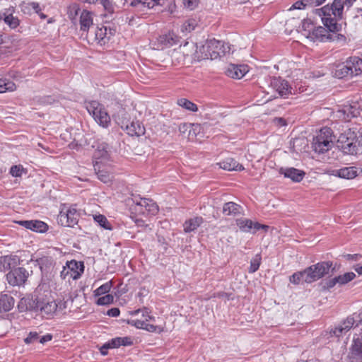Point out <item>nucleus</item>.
<instances>
[{
  "mask_svg": "<svg viewBox=\"0 0 362 362\" xmlns=\"http://www.w3.org/2000/svg\"><path fill=\"white\" fill-rule=\"evenodd\" d=\"M332 9V6L329 4L320 8L324 27L315 28L313 35L319 39L320 42H335L339 46H344L347 43V39L344 35L339 33L342 30V24L338 23Z\"/></svg>",
  "mask_w": 362,
  "mask_h": 362,
  "instance_id": "1",
  "label": "nucleus"
},
{
  "mask_svg": "<svg viewBox=\"0 0 362 362\" xmlns=\"http://www.w3.org/2000/svg\"><path fill=\"white\" fill-rule=\"evenodd\" d=\"M337 146L344 153L356 155L362 150V133L349 129L339 135Z\"/></svg>",
  "mask_w": 362,
  "mask_h": 362,
  "instance_id": "2",
  "label": "nucleus"
},
{
  "mask_svg": "<svg viewBox=\"0 0 362 362\" xmlns=\"http://www.w3.org/2000/svg\"><path fill=\"white\" fill-rule=\"evenodd\" d=\"M306 281H310V284L322 279L329 274V271L333 274L336 272L335 266H333L332 261H322L316 264H312L305 268Z\"/></svg>",
  "mask_w": 362,
  "mask_h": 362,
  "instance_id": "3",
  "label": "nucleus"
},
{
  "mask_svg": "<svg viewBox=\"0 0 362 362\" xmlns=\"http://www.w3.org/2000/svg\"><path fill=\"white\" fill-rule=\"evenodd\" d=\"M332 130L329 127L322 128L317 134L313 137L312 148L318 153H324L329 150L332 146Z\"/></svg>",
  "mask_w": 362,
  "mask_h": 362,
  "instance_id": "4",
  "label": "nucleus"
},
{
  "mask_svg": "<svg viewBox=\"0 0 362 362\" xmlns=\"http://www.w3.org/2000/svg\"><path fill=\"white\" fill-rule=\"evenodd\" d=\"M202 49L204 52V57H209L211 59H215L224 56L230 51L228 45L225 46L223 42L216 39L207 40L205 45L202 47Z\"/></svg>",
  "mask_w": 362,
  "mask_h": 362,
  "instance_id": "5",
  "label": "nucleus"
},
{
  "mask_svg": "<svg viewBox=\"0 0 362 362\" xmlns=\"http://www.w3.org/2000/svg\"><path fill=\"white\" fill-rule=\"evenodd\" d=\"M86 108L100 126L105 128L109 127L111 121L110 117L102 105L97 101H92Z\"/></svg>",
  "mask_w": 362,
  "mask_h": 362,
  "instance_id": "6",
  "label": "nucleus"
},
{
  "mask_svg": "<svg viewBox=\"0 0 362 362\" xmlns=\"http://www.w3.org/2000/svg\"><path fill=\"white\" fill-rule=\"evenodd\" d=\"M355 325L354 320L351 316H348L344 320L341 322L334 327L330 328L322 332V337L328 340L334 337L339 338L343 334L348 332Z\"/></svg>",
  "mask_w": 362,
  "mask_h": 362,
  "instance_id": "7",
  "label": "nucleus"
},
{
  "mask_svg": "<svg viewBox=\"0 0 362 362\" xmlns=\"http://www.w3.org/2000/svg\"><path fill=\"white\" fill-rule=\"evenodd\" d=\"M30 274L22 267H16L6 274L8 283L13 286H23L27 281Z\"/></svg>",
  "mask_w": 362,
  "mask_h": 362,
  "instance_id": "8",
  "label": "nucleus"
},
{
  "mask_svg": "<svg viewBox=\"0 0 362 362\" xmlns=\"http://www.w3.org/2000/svg\"><path fill=\"white\" fill-rule=\"evenodd\" d=\"M35 262L39 265L42 275L48 280H52L59 269V266L51 257H42L36 259Z\"/></svg>",
  "mask_w": 362,
  "mask_h": 362,
  "instance_id": "9",
  "label": "nucleus"
},
{
  "mask_svg": "<svg viewBox=\"0 0 362 362\" xmlns=\"http://www.w3.org/2000/svg\"><path fill=\"white\" fill-rule=\"evenodd\" d=\"M40 297V296L28 294L21 298L17 305L18 312L37 313Z\"/></svg>",
  "mask_w": 362,
  "mask_h": 362,
  "instance_id": "10",
  "label": "nucleus"
},
{
  "mask_svg": "<svg viewBox=\"0 0 362 362\" xmlns=\"http://www.w3.org/2000/svg\"><path fill=\"white\" fill-rule=\"evenodd\" d=\"M57 308L58 305L54 300L40 296L37 313L40 312L42 316H46L47 318L53 317Z\"/></svg>",
  "mask_w": 362,
  "mask_h": 362,
  "instance_id": "11",
  "label": "nucleus"
},
{
  "mask_svg": "<svg viewBox=\"0 0 362 362\" xmlns=\"http://www.w3.org/2000/svg\"><path fill=\"white\" fill-rule=\"evenodd\" d=\"M78 216L76 209L70 208L66 212L60 211L57 223L64 227H74L78 223Z\"/></svg>",
  "mask_w": 362,
  "mask_h": 362,
  "instance_id": "12",
  "label": "nucleus"
},
{
  "mask_svg": "<svg viewBox=\"0 0 362 362\" xmlns=\"http://www.w3.org/2000/svg\"><path fill=\"white\" fill-rule=\"evenodd\" d=\"M115 29L110 27L102 25L97 26L94 30V39L98 44L104 45L109 42L110 38L115 34Z\"/></svg>",
  "mask_w": 362,
  "mask_h": 362,
  "instance_id": "13",
  "label": "nucleus"
},
{
  "mask_svg": "<svg viewBox=\"0 0 362 362\" xmlns=\"http://www.w3.org/2000/svg\"><path fill=\"white\" fill-rule=\"evenodd\" d=\"M271 86L279 94L280 96L288 98L291 94L292 88L288 81L281 77H273L270 82Z\"/></svg>",
  "mask_w": 362,
  "mask_h": 362,
  "instance_id": "14",
  "label": "nucleus"
},
{
  "mask_svg": "<svg viewBox=\"0 0 362 362\" xmlns=\"http://www.w3.org/2000/svg\"><path fill=\"white\" fill-rule=\"evenodd\" d=\"M16 8L9 6L0 11V21L3 20L11 29H16L20 25V20L18 17L13 16Z\"/></svg>",
  "mask_w": 362,
  "mask_h": 362,
  "instance_id": "15",
  "label": "nucleus"
},
{
  "mask_svg": "<svg viewBox=\"0 0 362 362\" xmlns=\"http://www.w3.org/2000/svg\"><path fill=\"white\" fill-rule=\"evenodd\" d=\"M349 357L355 361H362V336L354 337Z\"/></svg>",
  "mask_w": 362,
  "mask_h": 362,
  "instance_id": "16",
  "label": "nucleus"
},
{
  "mask_svg": "<svg viewBox=\"0 0 362 362\" xmlns=\"http://www.w3.org/2000/svg\"><path fill=\"white\" fill-rule=\"evenodd\" d=\"M16 223L27 229L37 233H45L48 230L47 224L40 220L18 221Z\"/></svg>",
  "mask_w": 362,
  "mask_h": 362,
  "instance_id": "17",
  "label": "nucleus"
},
{
  "mask_svg": "<svg viewBox=\"0 0 362 362\" xmlns=\"http://www.w3.org/2000/svg\"><path fill=\"white\" fill-rule=\"evenodd\" d=\"M157 41L158 44V49H163L177 44L180 41V37L173 32H169L167 34L160 35Z\"/></svg>",
  "mask_w": 362,
  "mask_h": 362,
  "instance_id": "18",
  "label": "nucleus"
},
{
  "mask_svg": "<svg viewBox=\"0 0 362 362\" xmlns=\"http://www.w3.org/2000/svg\"><path fill=\"white\" fill-rule=\"evenodd\" d=\"M134 202L141 207L140 212L143 214L147 211L149 214L156 215L158 212V206L152 199L139 198V201L135 199Z\"/></svg>",
  "mask_w": 362,
  "mask_h": 362,
  "instance_id": "19",
  "label": "nucleus"
},
{
  "mask_svg": "<svg viewBox=\"0 0 362 362\" xmlns=\"http://www.w3.org/2000/svg\"><path fill=\"white\" fill-rule=\"evenodd\" d=\"M20 257L17 255H4L0 257V272L11 270L20 264Z\"/></svg>",
  "mask_w": 362,
  "mask_h": 362,
  "instance_id": "20",
  "label": "nucleus"
},
{
  "mask_svg": "<svg viewBox=\"0 0 362 362\" xmlns=\"http://www.w3.org/2000/svg\"><path fill=\"white\" fill-rule=\"evenodd\" d=\"M279 173L295 182H300L305 175V173L303 170L295 168H281Z\"/></svg>",
  "mask_w": 362,
  "mask_h": 362,
  "instance_id": "21",
  "label": "nucleus"
},
{
  "mask_svg": "<svg viewBox=\"0 0 362 362\" xmlns=\"http://www.w3.org/2000/svg\"><path fill=\"white\" fill-rule=\"evenodd\" d=\"M360 114L356 106L345 105L337 111V116L344 122H349L351 118L356 117Z\"/></svg>",
  "mask_w": 362,
  "mask_h": 362,
  "instance_id": "22",
  "label": "nucleus"
},
{
  "mask_svg": "<svg viewBox=\"0 0 362 362\" xmlns=\"http://www.w3.org/2000/svg\"><path fill=\"white\" fill-rule=\"evenodd\" d=\"M248 71V66L245 64H230L226 70V75L230 78L240 79Z\"/></svg>",
  "mask_w": 362,
  "mask_h": 362,
  "instance_id": "23",
  "label": "nucleus"
},
{
  "mask_svg": "<svg viewBox=\"0 0 362 362\" xmlns=\"http://www.w3.org/2000/svg\"><path fill=\"white\" fill-rule=\"evenodd\" d=\"M331 175L344 179H354L358 175V169L354 166L333 170Z\"/></svg>",
  "mask_w": 362,
  "mask_h": 362,
  "instance_id": "24",
  "label": "nucleus"
},
{
  "mask_svg": "<svg viewBox=\"0 0 362 362\" xmlns=\"http://www.w3.org/2000/svg\"><path fill=\"white\" fill-rule=\"evenodd\" d=\"M68 267V270L71 272V277L72 279H78L84 271V264L83 262H78L76 260L68 261L66 264Z\"/></svg>",
  "mask_w": 362,
  "mask_h": 362,
  "instance_id": "25",
  "label": "nucleus"
},
{
  "mask_svg": "<svg viewBox=\"0 0 362 362\" xmlns=\"http://www.w3.org/2000/svg\"><path fill=\"white\" fill-rule=\"evenodd\" d=\"M14 304L15 299L11 295L4 292L0 293V313L10 311Z\"/></svg>",
  "mask_w": 362,
  "mask_h": 362,
  "instance_id": "26",
  "label": "nucleus"
},
{
  "mask_svg": "<svg viewBox=\"0 0 362 362\" xmlns=\"http://www.w3.org/2000/svg\"><path fill=\"white\" fill-rule=\"evenodd\" d=\"M346 64L352 73V77L360 75L362 73V59L358 57H350L346 60Z\"/></svg>",
  "mask_w": 362,
  "mask_h": 362,
  "instance_id": "27",
  "label": "nucleus"
},
{
  "mask_svg": "<svg viewBox=\"0 0 362 362\" xmlns=\"http://www.w3.org/2000/svg\"><path fill=\"white\" fill-rule=\"evenodd\" d=\"M127 134L131 136H141L144 134L145 128L138 120L132 121L124 127Z\"/></svg>",
  "mask_w": 362,
  "mask_h": 362,
  "instance_id": "28",
  "label": "nucleus"
},
{
  "mask_svg": "<svg viewBox=\"0 0 362 362\" xmlns=\"http://www.w3.org/2000/svg\"><path fill=\"white\" fill-rule=\"evenodd\" d=\"M221 168L228 171L236 170L242 171L244 170L243 165L240 164L235 159L232 158H227L223 160L218 163Z\"/></svg>",
  "mask_w": 362,
  "mask_h": 362,
  "instance_id": "29",
  "label": "nucleus"
},
{
  "mask_svg": "<svg viewBox=\"0 0 362 362\" xmlns=\"http://www.w3.org/2000/svg\"><path fill=\"white\" fill-rule=\"evenodd\" d=\"M204 222L202 216H196L186 220L183 224L185 233H191L194 231Z\"/></svg>",
  "mask_w": 362,
  "mask_h": 362,
  "instance_id": "30",
  "label": "nucleus"
},
{
  "mask_svg": "<svg viewBox=\"0 0 362 362\" xmlns=\"http://www.w3.org/2000/svg\"><path fill=\"white\" fill-rule=\"evenodd\" d=\"M93 24L92 13L86 10H83L80 16L81 30L83 32L88 31Z\"/></svg>",
  "mask_w": 362,
  "mask_h": 362,
  "instance_id": "31",
  "label": "nucleus"
},
{
  "mask_svg": "<svg viewBox=\"0 0 362 362\" xmlns=\"http://www.w3.org/2000/svg\"><path fill=\"white\" fill-rule=\"evenodd\" d=\"M110 152V146L105 142L99 143L94 153V157L97 159L103 158L109 159Z\"/></svg>",
  "mask_w": 362,
  "mask_h": 362,
  "instance_id": "32",
  "label": "nucleus"
},
{
  "mask_svg": "<svg viewBox=\"0 0 362 362\" xmlns=\"http://www.w3.org/2000/svg\"><path fill=\"white\" fill-rule=\"evenodd\" d=\"M242 207L239 204L229 202L223 206V213L226 216H237L241 214Z\"/></svg>",
  "mask_w": 362,
  "mask_h": 362,
  "instance_id": "33",
  "label": "nucleus"
},
{
  "mask_svg": "<svg viewBox=\"0 0 362 362\" xmlns=\"http://www.w3.org/2000/svg\"><path fill=\"white\" fill-rule=\"evenodd\" d=\"M348 66V64H346V61L344 62L339 64L337 66L335 71H334V76L339 78H352V73L349 68Z\"/></svg>",
  "mask_w": 362,
  "mask_h": 362,
  "instance_id": "34",
  "label": "nucleus"
},
{
  "mask_svg": "<svg viewBox=\"0 0 362 362\" xmlns=\"http://www.w3.org/2000/svg\"><path fill=\"white\" fill-rule=\"evenodd\" d=\"M306 269L298 271L293 273L289 276V281L294 285H299L300 284H310V281H306Z\"/></svg>",
  "mask_w": 362,
  "mask_h": 362,
  "instance_id": "35",
  "label": "nucleus"
},
{
  "mask_svg": "<svg viewBox=\"0 0 362 362\" xmlns=\"http://www.w3.org/2000/svg\"><path fill=\"white\" fill-rule=\"evenodd\" d=\"M345 5V1L343 0H334L331 4L334 16L337 18V21L342 19L343 10Z\"/></svg>",
  "mask_w": 362,
  "mask_h": 362,
  "instance_id": "36",
  "label": "nucleus"
},
{
  "mask_svg": "<svg viewBox=\"0 0 362 362\" xmlns=\"http://www.w3.org/2000/svg\"><path fill=\"white\" fill-rule=\"evenodd\" d=\"M236 225L239 229L244 233H249L252 230V220L248 218H238L236 219Z\"/></svg>",
  "mask_w": 362,
  "mask_h": 362,
  "instance_id": "37",
  "label": "nucleus"
},
{
  "mask_svg": "<svg viewBox=\"0 0 362 362\" xmlns=\"http://www.w3.org/2000/svg\"><path fill=\"white\" fill-rule=\"evenodd\" d=\"M337 279V284L341 286L345 285L356 278V274L354 272H346L342 275L335 276Z\"/></svg>",
  "mask_w": 362,
  "mask_h": 362,
  "instance_id": "38",
  "label": "nucleus"
},
{
  "mask_svg": "<svg viewBox=\"0 0 362 362\" xmlns=\"http://www.w3.org/2000/svg\"><path fill=\"white\" fill-rule=\"evenodd\" d=\"M130 6L136 8L137 11H144V8L149 7V3L146 0H124Z\"/></svg>",
  "mask_w": 362,
  "mask_h": 362,
  "instance_id": "39",
  "label": "nucleus"
},
{
  "mask_svg": "<svg viewBox=\"0 0 362 362\" xmlns=\"http://www.w3.org/2000/svg\"><path fill=\"white\" fill-rule=\"evenodd\" d=\"M177 103L180 107H182L189 111L197 112L198 110L197 105L195 103L187 100V98H180L177 100Z\"/></svg>",
  "mask_w": 362,
  "mask_h": 362,
  "instance_id": "40",
  "label": "nucleus"
},
{
  "mask_svg": "<svg viewBox=\"0 0 362 362\" xmlns=\"http://www.w3.org/2000/svg\"><path fill=\"white\" fill-rule=\"evenodd\" d=\"M313 23L311 22L310 20L304 19L302 21V29L304 31L308 32V37H310L314 41H319L320 42V40L316 38L313 35V31L315 29V28H313Z\"/></svg>",
  "mask_w": 362,
  "mask_h": 362,
  "instance_id": "41",
  "label": "nucleus"
},
{
  "mask_svg": "<svg viewBox=\"0 0 362 362\" xmlns=\"http://www.w3.org/2000/svg\"><path fill=\"white\" fill-rule=\"evenodd\" d=\"M98 4L103 6V9L109 14L115 13L116 4L113 0H98Z\"/></svg>",
  "mask_w": 362,
  "mask_h": 362,
  "instance_id": "42",
  "label": "nucleus"
},
{
  "mask_svg": "<svg viewBox=\"0 0 362 362\" xmlns=\"http://www.w3.org/2000/svg\"><path fill=\"white\" fill-rule=\"evenodd\" d=\"M112 286V281H107L105 284L99 286L97 289L94 291L95 296H100L103 294L107 293Z\"/></svg>",
  "mask_w": 362,
  "mask_h": 362,
  "instance_id": "43",
  "label": "nucleus"
},
{
  "mask_svg": "<svg viewBox=\"0 0 362 362\" xmlns=\"http://www.w3.org/2000/svg\"><path fill=\"white\" fill-rule=\"evenodd\" d=\"M262 257L260 254H257L250 261V266L249 267V273H255L257 272L260 266Z\"/></svg>",
  "mask_w": 362,
  "mask_h": 362,
  "instance_id": "44",
  "label": "nucleus"
},
{
  "mask_svg": "<svg viewBox=\"0 0 362 362\" xmlns=\"http://www.w3.org/2000/svg\"><path fill=\"white\" fill-rule=\"evenodd\" d=\"M16 89V85L12 81H6V79L0 78V93L6 91H13Z\"/></svg>",
  "mask_w": 362,
  "mask_h": 362,
  "instance_id": "45",
  "label": "nucleus"
},
{
  "mask_svg": "<svg viewBox=\"0 0 362 362\" xmlns=\"http://www.w3.org/2000/svg\"><path fill=\"white\" fill-rule=\"evenodd\" d=\"M94 220L99 224L102 228L107 230H112L111 224L107 221V218L104 215H95Z\"/></svg>",
  "mask_w": 362,
  "mask_h": 362,
  "instance_id": "46",
  "label": "nucleus"
},
{
  "mask_svg": "<svg viewBox=\"0 0 362 362\" xmlns=\"http://www.w3.org/2000/svg\"><path fill=\"white\" fill-rule=\"evenodd\" d=\"M79 11L80 8L77 4H72L67 8V15L71 21L76 19Z\"/></svg>",
  "mask_w": 362,
  "mask_h": 362,
  "instance_id": "47",
  "label": "nucleus"
},
{
  "mask_svg": "<svg viewBox=\"0 0 362 362\" xmlns=\"http://www.w3.org/2000/svg\"><path fill=\"white\" fill-rule=\"evenodd\" d=\"M96 174L98 178L104 183H108L112 180V176L106 170H98Z\"/></svg>",
  "mask_w": 362,
  "mask_h": 362,
  "instance_id": "48",
  "label": "nucleus"
},
{
  "mask_svg": "<svg viewBox=\"0 0 362 362\" xmlns=\"http://www.w3.org/2000/svg\"><path fill=\"white\" fill-rule=\"evenodd\" d=\"M337 284L335 277L322 281L320 283L322 291H330Z\"/></svg>",
  "mask_w": 362,
  "mask_h": 362,
  "instance_id": "49",
  "label": "nucleus"
},
{
  "mask_svg": "<svg viewBox=\"0 0 362 362\" xmlns=\"http://www.w3.org/2000/svg\"><path fill=\"white\" fill-rule=\"evenodd\" d=\"M114 296L112 294H106L100 297L96 300V304L98 305H106L113 303Z\"/></svg>",
  "mask_w": 362,
  "mask_h": 362,
  "instance_id": "50",
  "label": "nucleus"
},
{
  "mask_svg": "<svg viewBox=\"0 0 362 362\" xmlns=\"http://www.w3.org/2000/svg\"><path fill=\"white\" fill-rule=\"evenodd\" d=\"M40 338L39 334L37 332H30L27 337L24 339V342L26 344H33L38 341Z\"/></svg>",
  "mask_w": 362,
  "mask_h": 362,
  "instance_id": "51",
  "label": "nucleus"
},
{
  "mask_svg": "<svg viewBox=\"0 0 362 362\" xmlns=\"http://www.w3.org/2000/svg\"><path fill=\"white\" fill-rule=\"evenodd\" d=\"M23 172H24V168L21 165H13L10 169V174L13 177H21Z\"/></svg>",
  "mask_w": 362,
  "mask_h": 362,
  "instance_id": "52",
  "label": "nucleus"
},
{
  "mask_svg": "<svg viewBox=\"0 0 362 362\" xmlns=\"http://www.w3.org/2000/svg\"><path fill=\"white\" fill-rule=\"evenodd\" d=\"M32 6H33L32 2L23 1L22 4H21L20 7H21V11L23 13L31 15L33 13Z\"/></svg>",
  "mask_w": 362,
  "mask_h": 362,
  "instance_id": "53",
  "label": "nucleus"
},
{
  "mask_svg": "<svg viewBox=\"0 0 362 362\" xmlns=\"http://www.w3.org/2000/svg\"><path fill=\"white\" fill-rule=\"evenodd\" d=\"M144 329L149 332L160 333L163 331V327L160 326H156L153 325L148 324L146 322Z\"/></svg>",
  "mask_w": 362,
  "mask_h": 362,
  "instance_id": "54",
  "label": "nucleus"
},
{
  "mask_svg": "<svg viewBox=\"0 0 362 362\" xmlns=\"http://www.w3.org/2000/svg\"><path fill=\"white\" fill-rule=\"evenodd\" d=\"M71 272L69 269L68 270V267L66 266L62 267V270L60 271V277L62 280H66L69 282L71 277Z\"/></svg>",
  "mask_w": 362,
  "mask_h": 362,
  "instance_id": "55",
  "label": "nucleus"
},
{
  "mask_svg": "<svg viewBox=\"0 0 362 362\" xmlns=\"http://www.w3.org/2000/svg\"><path fill=\"white\" fill-rule=\"evenodd\" d=\"M146 322V320L145 321L139 320H127V324L134 326L137 329H144Z\"/></svg>",
  "mask_w": 362,
  "mask_h": 362,
  "instance_id": "56",
  "label": "nucleus"
},
{
  "mask_svg": "<svg viewBox=\"0 0 362 362\" xmlns=\"http://www.w3.org/2000/svg\"><path fill=\"white\" fill-rule=\"evenodd\" d=\"M308 6L306 1L304 0L297 1L295 2L290 10L291 9H303Z\"/></svg>",
  "mask_w": 362,
  "mask_h": 362,
  "instance_id": "57",
  "label": "nucleus"
},
{
  "mask_svg": "<svg viewBox=\"0 0 362 362\" xmlns=\"http://www.w3.org/2000/svg\"><path fill=\"white\" fill-rule=\"evenodd\" d=\"M120 346H132L133 341L130 337H119Z\"/></svg>",
  "mask_w": 362,
  "mask_h": 362,
  "instance_id": "58",
  "label": "nucleus"
},
{
  "mask_svg": "<svg viewBox=\"0 0 362 362\" xmlns=\"http://www.w3.org/2000/svg\"><path fill=\"white\" fill-rule=\"evenodd\" d=\"M150 313H151V310L148 308L144 307L142 308V316L146 317V321H148V320L154 321L155 320V317L152 315H150Z\"/></svg>",
  "mask_w": 362,
  "mask_h": 362,
  "instance_id": "59",
  "label": "nucleus"
},
{
  "mask_svg": "<svg viewBox=\"0 0 362 362\" xmlns=\"http://www.w3.org/2000/svg\"><path fill=\"white\" fill-rule=\"evenodd\" d=\"M351 316L354 320L355 327H358V325H362V309L361 313L358 314L354 313Z\"/></svg>",
  "mask_w": 362,
  "mask_h": 362,
  "instance_id": "60",
  "label": "nucleus"
},
{
  "mask_svg": "<svg viewBox=\"0 0 362 362\" xmlns=\"http://www.w3.org/2000/svg\"><path fill=\"white\" fill-rule=\"evenodd\" d=\"M38 102L42 105L52 104L54 102V99L52 96L46 95L40 98Z\"/></svg>",
  "mask_w": 362,
  "mask_h": 362,
  "instance_id": "61",
  "label": "nucleus"
},
{
  "mask_svg": "<svg viewBox=\"0 0 362 362\" xmlns=\"http://www.w3.org/2000/svg\"><path fill=\"white\" fill-rule=\"evenodd\" d=\"M308 6H317L322 4L326 0H304Z\"/></svg>",
  "mask_w": 362,
  "mask_h": 362,
  "instance_id": "62",
  "label": "nucleus"
},
{
  "mask_svg": "<svg viewBox=\"0 0 362 362\" xmlns=\"http://www.w3.org/2000/svg\"><path fill=\"white\" fill-rule=\"evenodd\" d=\"M119 314L120 310L118 308H112L107 312V315L110 317H118Z\"/></svg>",
  "mask_w": 362,
  "mask_h": 362,
  "instance_id": "63",
  "label": "nucleus"
},
{
  "mask_svg": "<svg viewBox=\"0 0 362 362\" xmlns=\"http://www.w3.org/2000/svg\"><path fill=\"white\" fill-rule=\"evenodd\" d=\"M53 336L51 334H47L39 338L38 341L40 343L44 344L45 343L49 341L52 339Z\"/></svg>",
  "mask_w": 362,
  "mask_h": 362,
  "instance_id": "64",
  "label": "nucleus"
}]
</instances>
